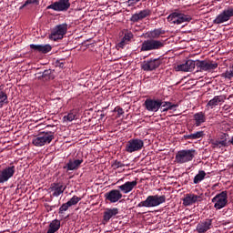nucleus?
Wrapping results in <instances>:
<instances>
[{"mask_svg": "<svg viewBox=\"0 0 233 233\" xmlns=\"http://www.w3.org/2000/svg\"><path fill=\"white\" fill-rule=\"evenodd\" d=\"M167 201V196L165 195H150L146 200L141 201L137 204L139 208L145 207L146 208H152L154 207H159V205H163Z\"/></svg>", "mask_w": 233, "mask_h": 233, "instance_id": "1", "label": "nucleus"}, {"mask_svg": "<svg viewBox=\"0 0 233 233\" xmlns=\"http://www.w3.org/2000/svg\"><path fill=\"white\" fill-rule=\"evenodd\" d=\"M55 133L52 131L40 132L33 140L32 143L35 147H45L50 145L54 141Z\"/></svg>", "mask_w": 233, "mask_h": 233, "instance_id": "2", "label": "nucleus"}, {"mask_svg": "<svg viewBox=\"0 0 233 233\" xmlns=\"http://www.w3.org/2000/svg\"><path fill=\"white\" fill-rule=\"evenodd\" d=\"M196 157L195 149H182L177 151L175 157V161L178 165H183L185 163H188L192 161Z\"/></svg>", "mask_w": 233, "mask_h": 233, "instance_id": "3", "label": "nucleus"}, {"mask_svg": "<svg viewBox=\"0 0 233 233\" xmlns=\"http://www.w3.org/2000/svg\"><path fill=\"white\" fill-rule=\"evenodd\" d=\"M165 46V42L156 39H147L142 42L140 52H152V50H161Z\"/></svg>", "mask_w": 233, "mask_h": 233, "instance_id": "4", "label": "nucleus"}, {"mask_svg": "<svg viewBox=\"0 0 233 233\" xmlns=\"http://www.w3.org/2000/svg\"><path fill=\"white\" fill-rule=\"evenodd\" d=\"M167 21L171 25H182V23H190L192 17L188 15L175 12L167 16Z\"/></svg>", "mask_w": 233, "mask_h": 233, "instance_id": "5", "label": "nucleus"}, {"mask_svg": "<svg viewBox=\"0 0 233 233\" xmlns=\"http://www.w3.org/2000/svg\"><path fill=\"white\" fill-rule=\"evenodd\" d=\"M211 201L214 203V208H216V210H221V208H225L228 203V196L227 191H222L221 193L217 194L211 199Z\"/></svg>", "mask_w": 233, "mask_h": 233, "instance_id": "6", "label": "nucleus"}, {"mask_svg": "<svg viewBox=\"0 0 233 233\" xmlns=\"http://www.w3.org/2000/svg\"><path fill=\"white\" fill-rule=\"evenodd\" d=\"M66 32H68V24L64 23L55 26L52 30L50 39H52L53 41H58V39H63Z\"/></svg>", "mask_w": 233, "mask_h": 233, "instance_id": "7", "label": "nucleus"}, {"mask_svg": "<svg viewBox=\"0 0 233 233\" xmlns=\"http://www.w3.org/2000/svg\"><path fill=\"white\" fill-rule=\"evenodd\" d=\"M145 147V142L139 138H132L127 144L125 150L128 154H132L134 152H139V150L143 149Z\"/></svg>", "mask_w": 233, "mask_h": 233, "instance_id": "8", "label": "nucleus"}, {"mask_svg": "<svg viewBox=\"0 0 233 233\" xmlns=\"http://www.w3.org/2000/svg\"><path fill=\"white\" fill-rule=\"evenodd\" d=\"M196 66L198 72H212L218 68V63L207 60H197Z\"/></svg>", "mask_w": 233, "mask_h": 233, "instance_id": "9", "label": "nucleus"}, {"mask_svg": "<svg viewBox=\"0 0 233 233\" xmlns=\"http://www.w3.org/2000/svg\"><path fill=\"white\" fill-rule=\"evenodd\" d=\"M233 17V7H227L213 20L214 25H223Z\"/></svg>", "mask_w": 233, "mask_h": 233, "instance_id": "10", "label": "nucleus"}, {"mask_svg": "<svg viewBox=\"0 0 233 233\" xmlns=\"http://www.w3.org/2000/svg\"><path fill=\"white\" fill-rule=\"evenodd\" d=\"M70 8V0H58L49 5L46 9L55 12H66Z\"/></svg>", "mask_w": 233, "mask_h": 233, "instance_id": "11", "label": "nucleus"}, {"mask_svg": "<svg viewBox=\"0 0 233 233\" xmlns=\"http://www.w3.org/2000/svg\"><path fill=\"white\" fill-rule=\"evenodd\" d=\"M161 66V60L159 58H151L142 63L141 68L144 72H152Z\"/></svg>", "mask_w": 233, "mask_h": 233, "instance_id": "12", "label": "nucleus"}, {"mask_svg": "<svg viewBox=\"0 0 233 233\" xmlns=\"http://www.w3.org/2000/svg\"><path fill=\"white\" fill-rule=\"evenodd\" d=\"M15 174V166L6 167L0 170V185L6 183Z\"/></svg>", "mask_w": 233, "mask_h": 233, "instance_id": "13", "label": "nucleus"}, {"mask_svg": "<svg viewBox=\"0 0 233 233\" xmlns=\"http://www.w3.org/2000/svg\"><path fill=\"white\" fill-rule=\"evenodd\" d=\"M144 106L147 112H157L161 108V99L147 98L144 102Z\"/></svg>", "mask_w": 233, "mask_h": 233, "instance_id": "14", "label": "nucleus"}, {"mask_svg": "<svg viewBox=\"0 0 233 233\" xmlns=\"http://www.w3.org/2000/svg\"><path fill=\"white\" fill-rule=\"evenodd\" d=\"M194 68H196V61L191 59L174 66L175 72H192Z\"/></svg>", "mask_w": 233, "mask_h": 233, "instance_id": "15", "label": "nucleus"}, {"mask_svg": "<svg viewBox=\"0 0 233 233\" xmlns=\"http://www.w3.org/2000/svg\"><path fill=\"white\" fill-rule=\"evenodd\" d=\"M198 201H203V195L187 194L183 198L184 207H190Z\"/></svg>", "mask_w": 233, "mask_h": 233, "instance_id": "16", "label": "nucleus"}, {"mask_svg": "<svg viewBox=\"0 0 233 233\" xmlns=\"http://www.w3.org/2000/svg\"><path fill=\"white\" fill-rule=\"evenodd\" d=\"M212 218H206L200 221L196 228L198 233H207L212 228Z\"/></svg>", "mask_w": 233, "mask_h": 233, "instance_id": "17", "label": "nucleus"}, {"mask_svg": "<svg viewBox=\"0 0 233 233\" xmlns=\"http://www.w3.org/2000/svg\"><path fill=\"white\" fill-rule=\"evenodd\" d=\"M105 198L110 203H117L123 198V193L119 189H112L106 193Z\"/></svg>", "mask_w": 233, "mask_h": 233, "instance_id": "18", "label": "nucleus"}, {"mask_svg": "<svg viewBox=\"0 0 233 233\" xmlns=\"http://www.w3.org/2000/svg\"><path fill=\"white\" fill-rule=\"evenodd\" d=\"M136 187H137V180L127 181L121 186H118L117 188L122 194H130Z\"/></svg>", "mask_w": 233, "mask_h": 233, "instance_id": "19", "label": "nucleus"}, {"mask_svg": "<svg viewBox=\"0 0 233 233\" xmlns=\"http://www.w3.org/2000/svg\"><path fill=\"white\" fill-rule=\"evenodd\" d=\"M49 190L52 192L53 198H59V196L66 190V187L60 183H53L51 184Z\"/></svg>", "mask_w": 233, "mask_h": 233, "instance_id": "20", "label": "nucleus"}, {"mask_svg": "<svg viewBox=\"0 0 233 233\" xmlns=\"http://www.w3.org/2000/svg\"><path fill=\"white\" fill-rule=\"evenodd\" d=\"M31 50L35 52H39L40 54H48L52 50V46L46 45H35L31 44L30 46Z\"/></svg>", "mask_w": 233, "mask_h": 233, "instance_id": "21", "label": "nucleus"}, {"mask_svg": "<svg viewBox=\"0 0 233 233\" xmlns=\"http://www.w3.org/2000/svg\"><path fill=\"white\" fill-rule=\"evenodd\" d=\"M150 14H152L150 9H144V10L140 11L139 13L134 14L131 16V21H133V23H137V21H141V20L145 19L146 17H148L150 15Z\"/></svg>", "mask_w": 233, "mask_h": 233, "instance_id": "22", "label": "nucleus"}, {"mask_svg": "<svg viewBox=\"0 0 233 233\" xmlns=\"http://www.w3.org/2000/svg\"><path fill=\"white\" fill-rule=\"evenodd\" d=\"M212 148H223V147H228V142H227V134H223L221 140H211L210 141Z\"/></svg>", "mask_w": 233, "mask_h": 233, "instance_id": "23", "label": "nucleus"}, {"mask_svg": "<svg viewBox=\"0 0 233 233\" xmlns=\"http://www.w3.org/2000/svg\"><path fill=\"white\" fill-rule=\"evenodd\" d=\"M132 39H134V34H132V32L125 33L121 41L117 44L118 48H123L124 46H127V45H130Z\"/></svg>", "mask_w": 233, "mask_h": 233, "instance_id": "24", "label": "nucleus"}, {"mask_svg": "<svg viewBox=\"0 0 233 233\" xmlns=\"http://www.w3.org/2000/svg\"><path fill=\"white\" fill-rule=\"evenodd\" d=\"M117 214H119V209L117 208H107L104 212L103 219L106 223H108V221H110V219L115 216H117Z\"/></svg>", "mask_w": 233, "mask_h": 233, "instance_id": "25", "label": "nucleus"}, {"mask_svg": "<svg viewBox=\"0 0 233 233\" xmlns=\"http://www.w3.org/2000/svg\"><path fill=\"white\" fill-rule=\"evenodd\" d=\"M82 163H83V158L75 159V160L71 159L64 167V168H66L67 172L70 170H77L79 168V167H81Z\"/></svg>", "mask_w": 233, "mask_h": 233, "instance_id": "26", "label": "nucleus"}, {"mask_svg": "<svg viewBox=\"0 0 233 233\" xmlns=\"http://www.w3.org/2000/svg\"><path fill=\"white\" fill-rule=\"evenodd\" d=\"M225 101V96H216L211 100H209L207 104V108H216L219 103H223Z\"/></svg>", "mask_w": 233, "mask_h": 233, "instance_id": "27", "label": "nucleus"}, {"mask_svg": "<svg viewBox=\"0 0 233 233\" xmlns=\"http://www.w3.org/2000/svg\"><path fill=\"white\" fill-rule=\"evenodd\" d=\"M193 119L195 121V127H201L207 121V116L203 112H198L193 116Z\"/></svg>", "mask_w": 233, "mask_h": 233, "instance_id": "28", "label": "nucleus"}, {"mask_svg": "<svg viewBox=\"0 0 233 233\" xmlns=\"http://www.w3.org/2000/svg\"><path fill=\"white\" fill-rule=\"evenodd\" d=\"M61 228V221L55 219L49 224V228L46 233H56Z\"/></svg>", "mask_w": 233, "mask_h": 233, "instance_id": "29", "label": "nucleus"}, {"mask_svg": "<svg viewBox=\"0 0 233 233\" xmlns=\"http://www.w3.org/2000/svg\"><path fill=\"white\" fill-rule=\"evenodd\" d=\"M160 108H162V112H168V110H176L177 105L172 104V102H163V100H161Z\"/></svg>", "mask_w": 233, "mask_h": 233, "instance_id": "30", "label": "nucleus"}, {"mask_svg": "<svg viewBox=\"0 0 233 233\" xmlns=\"http://www.w3.org/2000/svg\"><path fill=\"white\" fill-rule=\"evenodd\" d=\"M205 136V132L203 131H197L195 133L186 135L184 136L185 139H191V140H196V139H201Z\"/></svg>", "mask_w": 233, "mask_h": 233, "instance_id": "31", "label": "nucleus"}, {"mask_svg": "<svg viewBox=\"0 0 233 233\" xmlns=\"http://www.w3.org/2000/svg\"><path fill=\"white\" fill-rule=\"evenodd\" d=\"M205 176H207V173L205 171L201 170L198 171V174L195 176L193 183L195 185H198V183H201L205 179Z\"/></svg>", "mask_w": 233, "mask_h": 233, "instance_id": "32", "label": "nucleus"}, {"mask_svg": "<svg viewBox=\"0 0 233 233\" xmlns=\"http://www.w3.org/2000/svg\"><path fill=\"white\" fill-rule=\"evenodd\" d=\"M163 34H165V31L162 29H154L153 31H150L148 37H151V39H157Z\"/></svg>", "mask_w": 233, "mask_h": 233, "instance_id": "33", "label": "nucleus"}, {"mask_svg": "<svg viewBox=\"0 0 233 233\" xmlns=\"http://www.w3.org/2000/svg\"><path fill=\"white\" fill-rule=\"evenodd\" d=\"M76 116H77V115L76 114V112L71 111L67 115L64 116L63 119H64V121H67L69 123H72V121H74Z\"/></svg>", "mask_w": 233, "mask_h": 233, "instance_id": "34", "label": "nucleus"}, {"mask_svg": "<svg viewBox=\"0 0 233 233\" xmlns=\"http://www.w3.org/2000/svg\"><path fill=\"white\" fill-rule=\"evenodd\" d=\"M5 103H8V96L6 93L3 91V89H0V105L3 106Z\"/></svg>", "mask_w": 233, "mask_h": 233, "instance_id": "35", "label": "nucleus"}, {"mask_svg": "<svg viewBox=\"0 0 233 233\" xmlns=\"http://www.w3.org/2000/svg\"><path fill=\"white\" fill-rule=\"evenodd\" d=\"M80 201L81 198L74 196L73 198H70L69 201H67V205H69V207H74V205H77Z\"/></svg>", "mask_w": 233, "mask_h": 233, "instance_id": "36", "label": "nucleus"}, {"mask_svg": "<svg viewBox=\"0 0 233 233\" xmlns=\"http://www.w3.org/2000/svg\"><path fill=\"white\" fill-rule=\"evenodd\" d=\"M68 208H70V205H68V203H64L60 208H59V211L58 214H65V212H66V210H68Z\"/></svg>", "mask_w": 233, "mask_h": 233, "instance_id": "37", "label": "nucleus"}, {"mask_svg": "<svg viewBox=\"0 0 233 233\" xmlns=\"http://www.w3.org/2000/svg\"><path fill=\"white\" fill-rule=\"evenodd\" d=\"M113 168L116 170L117 168H123V167H125V164H123L121 161H117L116 160L113 164H112Z\"/></svg>", "mask_w": 233, "mask_h": 233, "instance_id": "38", "label": "nucleus"}, {"mask_svg": "<svg viewBox=\"0 0 233 233\" xmlns=\"http://www.w3.org/2000/svg\"><path fill=\"white\" fill-rule=\"evenodd\" d=\"M52 75V70L50 69H46L42 73V77H44V79H50V76Z\"/></svg>", "mask_w": 233, "mask_h": 233, "instance_id": "39", "label": "nucleus"}, {"mask_svg": "<svg viewBox=\"0 0 233 233\" xmlns=\"http://www.w3.org/2000/svg\"><path fill=\"white\" fill-rule=\"evenodd\" d=\"M114 112H117V117H121V116L125 114V111L123 110V108L119 106L115 107Z\"/></svg>", "mask_w": 233, "mask_h": 233, "instance_id": "40", "label": "nucleus"}, {"mask_svg": "<svg viewBox=\"0 0 233 233\" xmlns=\"http://www.w3.org/2000/svg\"><path fill=\"white\" fill-rule=\"evenodd\" d=\"M139 1H141V0H127L126 2V5H127V6H135V5H137V3H139Z\"/></svg>", "mask_w": 233, "mask_h": 233, "instance_id": "41", "label": "nucleus"}, {"mask_svg": "<svg viewBox=\"0 0 233 233\" xmlns=\"http://www.w3.org/2000/svg\"><path fill=\"white\" fill-rule=\"evenodd\" d=\"M38 5L39 0H26L24 4V6H28V5Z\"/></svg>", "mask_w": 233, "mask_h": 233, "instance_id": "42", "label": "nucleus"}, {"mask_svg": "<svg viewBox=\"0 0 233 233\" xmlns=\"http://www.w3.org/2000/svg\"><path fill=\"white\" fill-rule=\"evenodd\" d=\"M46 210H48V211H52L53 208H56V206H50V205L46 204Z\"/></svg>", "mask_w": 233, "mask_h": 233, "instance_id": "43", "label": "nucleus"}, {"mask_svg": "<svg viewBox=\"0 0 233 233\" xmlns=\"http://www.w3.org/2000/svg\"><path fill=\"white\" fill-rule=\"evenodd\" d=\"M25 6H26V5H25V4L23 5H21L20 10H23V8H25Z\"/></svg>", "mask_w": 233, "mask_h": 233, "instance_id": "44", "label": "nucleus"}, {"mask_svg": "<svg viewBox=\"0 0 233 233\" xmlns=\"http://www.w3.org/2000/svg\"><path fill=\"white\" fill-rule=\"evenodd\" d=\"M101 117H105V115H101Z\"/></svg>", "mask_w": 233, "mask_h": 233, "instance_id": "45", "label": "nucleus"}, {"mask_svg": "<svg viewBox=\"0 0 233 233\" xmlns=\"http://www.w3.org/2000/svg\"><path fill=\"white\" fill-rule=\"evenodd\" d=\"M121 181V179L120 180H118L116 183H119Z\"/></svg>", "mask_w": 233, "mask_h": 233, "instance_id": "46", "label": "nucleus"}]
</instances>
